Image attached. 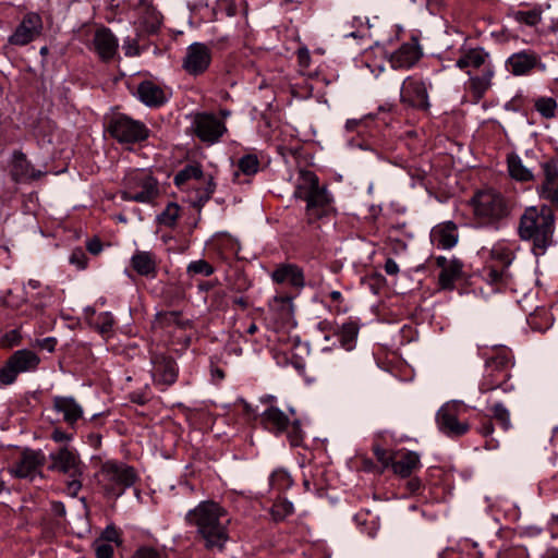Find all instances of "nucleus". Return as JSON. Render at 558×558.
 I'll use <instances>...</instances> for the list:
<instances>
[{"mask_svg":"<svg viewBox=\"0 0 558 558\" xmlns=\"http://www.w3.org/2000/svg\"><path fill=\"white\" fill-rule=\"evenodd\" d=\"M185 522L196 529V534L204 542L206 549L222 550L229 541L231 515L216 501H201L186 512Z\"/></svg>","mask_w":558,"mask_h":558,"instance_id":"obj_1","label":"nucleus"},{"mask_svg":"<svg viewBox=\"0 0 558 558\" xmlns=\"http://www.w3.org/2000/svg\"><path fill=\"white\" fill-rule=\"evenodd\" d=\"M555 213L548 205L527 207L520 218L519 236L533 242L535 254H544L554 243Z\"/></svg>","mask_w":558,"mask_h":558,"instance_id":"obj_2","label":"nucleus"},{"mask_svg":"<svg viewBox=\"0 0 558 558\" xmlns=\"http://www.w3.org/2000/svg\"><path fill=\"white\" fill-rule=\"evenodd\" d=\"M294 196L306 203L305 214L310 222L328 215L332 209L331 193L327 185L319 183L318 177L313 171H300Z\"/></svg>","mask_w":558,"mask_h":558,"instance_id":"obj_3","label":"nucleus"},{"mask_svg":"<svg viewBox=\"0 0 558 558\" xmlns=\"http://www.w3.org/2000/svg\"><path fill=\"white\" fill-rule=\"evenodd\" d=\"M513 365L511 350L506 347L498 348L485 362V373L478 386L480 392L487 393L497 389L505 393L513 391L514 386L509 383Z\"/></svg>","mask_w":558,"mask_h":558,"instance_id":"obj_4","label":"nucleus"},{"mask_svg":"<svg viewBox=\"0 0 558 558\" xmlns=\"http://www.w3.org/2000/svg\"><path fill=\"white\" fill-rule=\"evenodd\" d=\"M120 196L125 202L153 204L159 196L158 180L146 170H131L123 179Z\"/></svg>","mask_w":558,"mask_h":558,"instance_id":"obj_5","label":"nucleus"},{"mask_svg":"<svg viewBox=\"0 0 558 558\" xmlns=\"http://www.w3.org/2000/svg\"><path fill=\"white\" fill-rule=\"evenodd\" d=\"M471 203L476 219L485 226H496L510 214L508 202L495 190L477 192Z\"/></svg>","mask_w":558,"mask_h":558,"instance_id":"obj_6","label":"nucleus"},{"mask_svg":"<svg viewBox=\"0 0 558 558\" xmlns=\"http://www.w3.org/2000/svg\"><path fill=\"white\" fill-rule=\"evenodd\" d=\"M99 476L106 494L116 498L122 496L125 489L133 486L138 478L133 466L114 460H108L101 464Z\"/></svg>","mask_w":558,"mask_h":558,"instance_id":"obj_7","label":"nucleus"},{"mask_svg":"<svg viewBox=\"0 0 558 558\" xmlns=\"http://www.w3.org/2000/svg\"><path fill=\"white\" fill-rule=\"evenodd\" d=\"M260 424L276 436L287 434L292 447L300 446L303 440L300 420H291L282 410L275 405H269L262 412Z\"/></svg>","mask_w":558,"mask_h":558,"instance_id":"obj_8","label":"nucleus"},{"mask_svg":"<svg viewBox=\"0 0 558 558\" xmlns=\"http://www.w3.org/2000/svg\"><path fill=\"white\" fill-rule=\"evenodd\" d=\"M40 357L28 349H21L13 352L0 366V389L13 385L19 375L37 371Z\"/></svg>","mask_w":558,"mask_h":558,"instance_id":"obj_9","label":"nucleus"},{"mask_svg":"<svg viewBox=\"0 0 558 558\" xmlns=\"http://www.w3.org/2000/svg\"><path fill=\"white\" fill-rule=\"evenodd\" d=\"M109 134L120 144H135L148 138V128L124 113H117L108 122Z\"/></svg>","mask_w":558,"mask_h":558,"instance_id":"obj_10","label":"nucleus"},{"mask_svg":"<svg viewBox=\"0 0 558 558\" xmlns=\"http://www.w3.org/2000/svg\"><path fill=\"white\" fill-rule=\"evenodd\" d=\"M190 131L204 144L214 145L220 142L228 129L226 123L216 114L197 112L192 118Z\"/></svg>","mask_w":558,"mask_h":558,"instance_id":"obj_11","label":"nucleus"},{"mask_svg":"<svg viewBox=\"0 0 558 558\" xmlns=\"http://www.w3.org/2000/svg\"><path fill=\"white\" fill-rule=\"evenodd\" d=\"M48 470L58 472L68 476H83L85 464L76 449L69 446H62L48 456Z\"/></svg>","mask_w":558,"mask_h":558,"instance_id":"obj_12","label":"nucleus"},{"mask_svg":"<svg viewBox=\"0 0 558 558\" xmlns=\"http://www.w3.org/2000/svg\"><path fill=\"white\" fill-rule=\"evenodd\" d=\"M150 376L153 384L160 391H165L177 381L179 376V367L172 356L165 353L153 352L150 354Z\"/></svg>","mask_w":558,"mask_h":558,"instance_id":"obj_13","label":"nucleus"},{"mask_svg":"<svg viewBox=\"0 0 558 558\" xmlns=\"http://www.w3.org/2000/svg\"><path fill=\"white\" fill-rule=\"evenodd\" d=\"M430 87L432 84L429 82L416 76H408L400 88V100L403 105L427 111L430 108L428 96Z\"/></svg>","mask_w":558,"mask_h":558,"instance_id":"obj_14","label":"nucleus"},{"mask_svg":"<svg viewBox=\"0 0 558 558\" xmlns=\"http://www.w3.org/2000/svg\"><path fill=\"white\" fill-rule=\"evenodd\" d=\"M541 184L536 191L542 199L558 207V158L544 157L539 161Z\"/></svg>","mask_w":558,"mask_h":558,"instance_id":"obj_15","label":"nucleus"},{"mask_svg":"<svg viewBox=\"0 0 558 558\" xmlns=\"http://www.w3.org/2000/svg\"><path fill=\"white\" fill-rule=\"evenodd\" d=\"M460 404L448 402L436 414L438 429L450 438H458L470 430L468 422L459 421Z\"/></svg>","mask_w":558,"mask_h":558,"instance_id":"obj_16","label":"nucleus"},{"mask_svg":"<svg viewBox=\"0 0 558 558\" xmlns=\"http://www.w3.org/2000/svg\"><path fill=\"white\" fill-rule=\"evenodd\" d=\"M211 60L213 49L205 43L195 41L186 48L182 69L192 76H198L209 69Z\"/></svg>","mask_w":558,"mask_h":558,"instance_id":"obj_17","label":"nucleus"},{"mask_svg":"<svg viewBox=\"0 0 558 558\" xmlns=\"http://www.w3.org/2000/svg\"><path fill=\"white\" fill-rule=\"evenodd\" d=\"M271 279L276 283L289 282L296 289H302L306 284L312 288H318L323 283V276L320 272L314 274L305 281L303 269L295 264H281L271 274Z\"/></svg>","mask_w":558,"mask_h":558,"instance_id":"obj_18","label":"nucleus"},{"mask_svg":"<svg viewBox=\"0 0 558 558\" xmlns=\"http://www.w3.org/2000/svg\"><path fill=\"white\" fill-rule=\"evenodd\" d=\"M43 29L41 16L36 12H28L9 36L8 43L12 46H26L36 40L41 35Z\"/></svg>","mask_w":558,"mask_h":558,"instance_id":"obj_19","label":"nucleus"},{"mask_svg":"<svg viewBox=\"0 0 558 558\" xmlns=\"http://www.w3.org/2000/svg\"><path fill=\"white\" fill-rule=\"evenodd\" d=\"M23 291L25 302L38 314H44L46 308L56 302L53 290L49 286H44L39 280L29 279Z\"/></svg>","mask_w":558,"mask_h":558,"instance_id":"obj_20","label":"nucleus"},{"mask_svg":"<svg viewBox=\"0 0 558 558\" xmlns=\"http://www.w3.org/2000/svg\"><path fill=\"white\" fill-rule=\"evenodd\" d=\"M507 70L514 76L530 75L533 70L546 71L539 54L532 50H521L512 53L506 61Z\"/></svg>","mask_w":558,"mask_h":558,"instance_id":"obj_21","label":"nucleus"},{"mask_svg":"<svg viewBox=\"0 0 558 558\" xmlns=\"http://www.w3.org/2000/svg\"><path fill=\"white\" fill-rule=\"evenodd\" d=\"M45 172L34 168L26 155L21 150L12 153L10 161V177L15 183H28L40 179Z\"/></svg>","mask_w":558,"mask_h":558,"instance_id":"obj_22","label":"nucleus"},{"mask_svg":"<svg viewBox=\"0 0 558 558\" xmlns=\"http://www.w3.org/2000/svg\"><path fill=\"white\" fill-rule=\"evenodd\" d=\"M44 461L45 456L40 450H25L11 465L10 472L16 477L34 480L39 474V466Z\"/></svg>","mask_w":558,"mask_h":558,"instance_id":"obj_23","label":"nucleus"},{"mask_svg":"<svg viewBox=\"0 0 558 558\" xmlns=\"http://www.w3.org/2000/svg\"><path fill=\"white\" fill-rule=\"evenodd\" d=\"M52 410L62 415L63 422L71 428H74L77 422L83 417V407L70 396H56L52 399Z\"/></svg>","mask_w":558,"mask_h":558,"instance_id":"obj_24","label":"nucleus"},{"mask_svg":"<svg viewBox=\"0 0 558 558\" xmlns=\"http://www.w3.org/2000/svg\"><path fill=\"white\" fill-rule=\"evenodd\" d=\"M422 57V49L418 41L412 38L411 41L402 44L390 57L393 69H410Z\"/></svg>","mask_w":558,"mask_h":558,"instance_id":"obj_25","label":"nucleus"},{"mask_svg":"<svg viewBox=\"0 0 558 558\" xmlns=\"http://www.w3.org/2000/svg\"><path fill=\"white\" fill-rule=\"evenodd\" d=\"M436 266L440 268L438 283L441 289L452 290L454 282L461 278L463 264L457 259H447L445 256H438L435 259Z\"/></svg>","mask_w":558,"mask_h":558,"instance_id":"obj_26","label":"nucleus"},{"mask_svg":"<svg viewBox=\"0 0 558 558\" xmlns=\"http://www.w3.org/2000/svg\"><path fill=\"white\" fill-rule=\"evenodd\" d=\"M94 48L102 61L114 58L119 48V40L108 27L97 28L93 39Z\"/></svg>","mask_w":558,"mask_h":558,"instance_id":"obj_27","label":"nucleus"},{"mask_svg":"<svg viewBox=\"0 0 558 558\" xmlns=\"http://www.w3.org/2000/svg\"><path fill=\"white\" fill-rule=\"evenodd\" d=\"M135 9L138 11V23L147 34H156L162 24V15L149 0H138Z\"/></svg>","mask_w":558,"mask_h":558,"instance_id":"obj_28","label":"nucleus"},{"mask_svg":"<svg viewBox=\"0 0 558 558\" xmlns=\"http://www.w3.org/2000/svg\"><path fill=\"white\" fill-rule=\"evenodd\" d=\"M458 227L453 221H445L430 231V241L438 248L450 250L458 243Z\"/></svg>","mask_w":558,"mask_h":558,"instance_id":"obj_29","label":"nucleus"},{"mask_svg":"<svg viewBox=\"0 0 558 558\" xmlns=\"http://www.w3.org/2000/svg\"><path fill=\"white\" fill-rule=\"evenodd\" d=\"M137 98L147 107H161L168 101L166 92L151 81H144L137 86Z\"/></svg>","mask_w":558,"mask_h":558,"instance_id":"obj_30","label":"nucleus"},{"mask_svg":"<svg viewBox=\"0 0 558 558\" xmlns=\"http://www.w3.org/2000/svg\"><path fill=\"white\" fill-rule=\"evenodd\" d=\"M421 457L415 451L400 452L392 462L393 473L400 477H409L413 472L421 469Z\"/></svg>","mask_w":558,"mask_h":558,"instance_id":"obj_31","label":"nucleus"},{"mask_svg":"<svg viewBox=\"0 0 558 558\" xmlns=\"http://www.w3.org/2000/svg\"><path fill=\"white\" fill-rule=\"evenodd\" d=\"M131 266L137 275L155 278L157 276L156 255L147 251H136L131 257Z\"/></svg>","mask_w":558,"mask_h":558,"instance_id":"obj_32","label":"nucleus"},{"mask_svg":"<svg viewBox=\"0 0 558 558\" xmlns=\"http://www.w3.org/2000/svg\"><path fill=\"white\" fill-rule=\"evenodd\" d=\"M507 166L510 177L515 181L530 182L536 179V175L532 169L523 165L521 157L517 154L508 155Z\"/></svg>","mask_w":558,"mask_h":558,"instance_id":"obj_33","label":"nucleus"},{"mask_svg":"<svg viewBox=\"0 0 558 558\" xmlns=\"http://www.w3.org/2000/svg\"><path fill=\"white\" fill-rule=\"evenodd\" d=\"M487 58L488 53L483 48H472L461 54L456 62V66L460 70H465L466 68L478 69L485 63Z\"/></svg>","mask_w":558,"mask_h":558,"instance_id":"obj_34","label":"nucleus"},{"mask_svg":"<svg viewBox=\"0 0 558 558\" xmlns=\"http://www.w3.org/2000/svg\"><path fill=\"white\" fill-rule=\"evenodd\" d=\"M335 335L345 350H351L359 335V326L354 322H347L337 328Z\"/></svg>","mask_w":558,"mask_h":558,"instance_id":"obj_35","label":"nucleus"},{"mask_svg":"<svg viewBox=\"0 0 558 558\" xmlns=\"http://www.w3.org/2000/svg\"><path fill=\"white\" fill-rule=\"evenodd\" d=\"M203 169L198 163H189L184 166L181 170H179L174 178L173 183L181 187L190 180H199L203 178Z\"/></svg>","mask_w":558,"mask_h":558,"instance_id":"obj_36","label":"nucleus"},{"mask_svg":"<svg viewBox=\"0 0 558 558\" xmlns=\"http://www.w3.org/2000/svg\"><path fill=\"white\" fill-rule=\"evenodd\" d=\"M293 485L290 473L284 469L275 470L269 476V486L278 493L289 489Z\"/></svg>","mask_w":558,"mask_h":558,"instance_id":"obj_37","label":"nucleus"},{"mask_svg":"<svg viewBox=\"0 0 558 558\" xmlns=\"http://www.w3.org/2000/svg\"><path fill=\"white\" fill-rule=\"evenodd\" d=\"M180 206L177 203H169L166 208L157 216V222L163 227L173 228L180 216Z\"/></svg>","mask_w":558,"mask_h":558,"instance_id":"obj_38","label":"nucleus"},{"mask_svg":"<svg viewBox=\"0 0 558 558\" xmlns=\"http://www.w3.org/2000/svg\"><path fill=\"white\" fill-rule=\"evenodd\" d=\"M558 104L553 97H538L534 100L535 110L545 119H553L556 116Z\"/></svg>","mask_w":558,"mask_h":558,"instance_id":"obj_39","label":"nucleus"},{"mask_svg":"<svg viewBox=\"0 0 558 558\" xmlns=\"http://www.w3.org/2000/svg\"><path fill=\"white\" fill-rule=\"evenodd\" d=\"M476 430L478 432V434H481L484 438H486V448L492 450V449H496L499 447V442L498 440H496L494 437H493V434H494V430H495V427H494V424L492 422V420L489 417H483L481 421H480V424L478 426L476 427Z\"/></svg>","mask_w":558,"mask_h":558,"instance_id":"obj_40","label":"nucleus"},{"mask_svg":"<svg viewBox=\"0 0 558 558\" xmlns=\"http://www.w3.org/2000/svg\"><path fill=\"white\" fill-rule=\"evenodd\" d=\"M514 21L527 26H535L542 21V10L534 8L529 11H514L511 13Z\"/></svg>","mask_w":558,"mask_h":558,"instance_id":"obj_41","label":"nucleus"},{"mask_svg":"<svg viewBox=\"0 0 558 558\" xmlns=\"http://www.w3.org/2000/svg\"><path fill=\"white\" fill-rule=\"evenodd\" d=\"M157 319L163 326L175 325L181 329L191 326V322L189 319H182L181 313L175 311L158 313Z\"/></svg>","mask_w":558,"mask_h":558,"instance_id":"obj_42","label":"nucleus"},{"mask_svg":"<svg viewBox=\"0 0 558 558\" xmlns=\"http://www.w3.org/2000/svg\"><path fill=\"white\" fill-rule=\"evenodd\" d=\"M490 256L507 267L513 259V252L505 242H498L492 247Z\"/></svg>","mask_w":558,"mask_h":558,"instance_id":"obj_43","label":"nucleus"},{"mask_svg":"<svg viewBox=\"0 0 558 558\" xmlns=\"http://www.w3.org/2000/svg\"><path fill=\"white\" fill-rule=\"evenodd\" d=\"M239 172L245 175H254L259 170V160L256 155L247 154L242 156L238 161Z\"/></svg>","mask_w":558,"mask_h":558,"instance_id":"obj_44","label":"nucleus"},{"mask_svg":"<svg viewBox=\"0 0 558 558\" xmlns=\"http://www.w3.org/2000/svg\"><path fill=\"white\" fill-rule=\"evenodd\" d=\"M490 411L493 413V418L497 421L504 430L507 432L512 427L510 412L501 402L495 403L490 408Z\"/></svg>","mask_w":558,"mask_h":558,"instance_id":"obj_45","label":"nucleus"},{"mask_svg":"<svg viewBox=\"0 0 558 558\" xmlns=\"http://www.w3.org/2000/svg\"><path fill=\"white\" fill-rule=\"evenodd\" d=\"M270 307L274 311H280V318H288L292 314L293 303L292 298L288 295L275 296L270 302Z\"/></svg>","mask_w":558,"mask_h":558,"instance_id":"obj_46","label":"nucleus"},{"mask_svg":"<svg viewBox=\"0 0 558 558\" xmlns=\"http://www.w3.org/2000/svg\"><path fill=\"white\" fill-rule=\"evenodd\" d=\"M294 511L293 504L287 499L277 500L272 508L271 514L276 521H282Z\"/></svg>","mask_w":558,"mask_h":558,"instance_id":"obj_47","label":"nucleus"},{"mask_svg":"<svg viewBox=\"0 0 558 558\" xmlns=\"http://www.w3.org/2000/svg\"><path fill=\"white\" fill-rule=\"evenodd\" d=\"M186 272L189 275H202L205 277H209L215 272V268L205 259H197L191 262L186 267Z\"/></svg>","mask_w":558,"mask_h":558,"instance_id":"obj_48","label":"nucleus"},{"mask_svg":"<svg viewBox=\"0 0 558 558\" xmlns=\"http://www.w3.org/2000/svg\"><path fill=\"white\" fill-rule=\"evenodd\" d=\"M114 325V317L109 312L100 313L97 318L95 326L102 335L109 333Z\"/></svg>","mask_w":558,"mask_h":558,"instance_id":"obj_49","label":"nucleus"},{"mask_svg":"<svg viewBox=\"0 0 558 558\" xmlns=\"http://www.w3.org/2000/svg\"><path fill=\"white\" fill-rule=\"evenodd\" d=\"M505 269H497L493 266L485 267L483 279L490 286H498L504 281Z\"/></svg>","mask_w":558,"mask_h":558,"instance_id":"obj_50","label":"nucleus"},{"mask_svg":"<svg viewBox=\"0 0 558 558\" xmlns=\"http://www.w3.org/2000/svg\"><path fill=\"white\" fill-rule=\"evenodd\" d=\"M132 558H168V555L165 550H159L149 546H143L134 553Z\"/></svg>","mask_w":558,"mask_h":558,"instance_id":"obj_51","label":"nucleus"},{"mask_svg":"<svg viewBox=\"0 0 558 558\" xmlns=\"http://www.w3.org/2000/svg\"><path fill=\"white\" fill-rule=\"evenodd\" d=\"M97 558H112L113 546L100 539H96L93 544Z\"/></svg>","mask_w":558,"mask_h":558,"instance_id":"obj_52","label":"nucleus"},{"mask_svg":"<svg viewBox=\"0 0 558 558\" xmlns=\"http://www.w3.org/2000/svg\"><path fill=\"white\" fill-rule=\"evenodd\" d=\"M151 399L149 386L146 385L143 389L130 393V400L133 403L144 405Z\"/></svg>","mask_w":558,"mask_h":558,"instance_id":"obj_53","label":"nucleus"},{"mask_svg":"<svg viewBox=\"0 0 558 558\" xmlns=\"http://www.w3.org/2000/svg\"><path fill=\"white\" fill-rule=\"evenodd\" d=\"M71 480L66 483L65 493L71 497H76L82 489L83 476H69Z\"/></svg>","mask_w":558,"mask_h":558,"instance_id":"obj_54","label":"nucleus"},{"mask_svg":"<svg viewBox=\"0 0 558 558\" xmlns=\"http://www.w3.org/2000/svg\"><path fill=\"white\" fill-rule=\"evenodd\" d=\"M374 454L376 459L385 466L392 465L393 458L389 451L381 447H375L374 448Z\"/></svg>","mask_w":558,"mask_h":558,"instance_id":"obj_55","label":"nucleus"},{"mask_svg":"<svg viewBox=\"0 0 558 558\" xmlns=\"http://www.w3.org/2000/svg\"><path fill=\"white\" fill-rule=\"evenodd\" d=\"M122 48L124 49L126 57H134L140 54L138 45L134 38H125Z\"/></svg>","mask_w":558,"mask_h":558,"instance_id":"obj_56","label":"nucleus"},{"mask_svg":"<svg viewBox=\"0 0 558 558\" xmlns=\"http://www.w3.org/2000/svg\"><path fill=\"white\" fill-rule=\"evenodd\" d=\"M70 263L75 265L78 269H84L87 263L85 253L81 250L73 251L70 256Z\"/></svg>","mask_w":558,"mask_h":558,"instance_id":"obj_57","label":"nucleus"},{"mask_svg":"<svg viewBox=\"0 0 558 558\" xmlns=\"http://www.w3.org/2000/svg\"><path fill=\"white\" fill-rule=\"evenodd\" d=\"M99 539L109 544L111 542L116 543L117 545L121 543L118 531L111 526L106 527Z\"/></svg>","mask_w":558,"mask_h":558,"instance_id":"obj_58","label":"nucleus"},{"mask_svg":"<svg viewBox=\"0 0 558 558\" xmlns=\"http://www.w3.org/2000/svg\"><path fill=\"white\" fill-rule=\"evenodd\" d=\"M51 439L58 444H68L73 439V435L65 433L61 428H54L51 433Z\"/></svg>","mask_w":558,"mask_h":558,"instance_id":"obj_59","label":"nucleus"},{"mask_svg":"<svg viewBox=\"0 0 558 558\" xmlns=\"http://www.w3.org/2000/svg\"><path fill=\"white\" fill-rule=\"evenodd\" d=\"M493 73H488V78H472V86L480 92H485L490 85Z\"/></svg>","mask_w":558,"mask_h":558,"instance_id":"obj_60","label":"nucleus"},{"mask_svg":"<svg viewBox=\"0 0 558 558\" xmlns=\"http://www.w3.org/2000/svg\"><path fill=\"white\" fill-rule=\"evenodd\" d=\"M384 269L387 275L396 276L399 274V266L392 258H387L385 262Z\"/></svg>","mask_w":558,"mask_h":558,"instance_id":"obj_61","label":"nucleus"},{"mask_svg":"<svg viewBox=\"0 0 558 558\" xmlns=\"http://www.w3.org/2000/svg\"><path fill=\"white\" fill-rule=\"evenodd\" d=\"M56 344H57V339L53 337H47V338H44L43 340L38 341V345L41 349L47 350L48 352L54 351Z\"/></svg>","mask_w":558,"mask_h":558,"instance_id":"obj_62","label":"nucleus"},{"mask_svg":"<svg viewBox=\"0 0 558 558\" xmlns=\"http://www.w3.org/2000/svg\"><path fill=\"white\" fill-rule=\"evenodd\" d=\"M298 60L300 65L307 68L311 62V56L306 48H301L298 50Z\"/></svg>","mask_w":558,"mask_h":558,"instance_id":"obj_63","label":"nucleus"},{"mask_svg":"<svg viewBox=\"0 0 558 558\" xmlns=\"http://www.w3.org/2000/svg\"><path fill=\"white\" fill-rule=\"evenodd\" d=\"M211 195L207 194L203 190L197 191L196 199L194 201V206L202 208L209 199Z\"/></svg>","mask_w":558,"mask_h":558,"instance_id":"obj_64","label":"nucleus"}]
</instances>
